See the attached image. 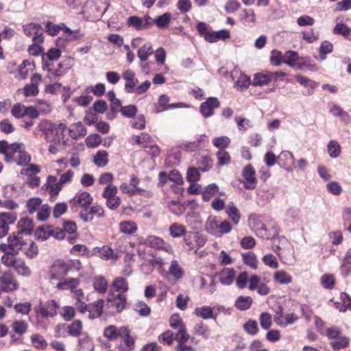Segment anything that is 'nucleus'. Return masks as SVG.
<instances>
[{"label":"nucleus","mask_w":351,"mask_h":351,"mask_svg":"<svg viewBox=\"0 0 351 351\" xmlns=\"http://www.w3.org/2000/svg\"><path fill=\"white\" fill-rule=\"evenodd\" d=\"M7 243L0 244V251L3 252L2 256H16L25 248L26 240L23 238L22 232L13 233L7 239Z\"/></svg>","instance_id":"obj_1"},{"label":"nucleus","mask_w":351,"mask_h":351,"mask_svg":"<svg viewBox=\"0 0 351 351\" xmlns=\"http://www.w3.org/2000/svg\"><path fill=\"white\" fill-rule=\"evenodd\" d=\"M65 128V124L60 123L58 125H56L48 120L41 121L37 127V130L43 134L44 138L47 142L53 140L58 136H63Z\"/></svg>","instance_id":"obj_2"},{"label":"nucleus","mask_w":351,"mask_h":351,"mask_svg":"<svg viewBox=\"0 0 351 351\" xmlns=\"http://www.w3.org/2000/svg\"><path fill=\"white\" fill-rule=\"evenodd\" d=\"M140 180L134 174H132L130 177L129 183L123 182L119 188L123 193L127 194L130 197L136 195H142L145 197H152V191L139 187L138 186Z\"/></svg>","instance_id":"obj_3"},{"label":"nucleus","mask_w":351,"mask_h":351,"mask_svg":"<svg viewBox=\"0 0 351 351\" xmlns=\"http://www.w3.org/2000/svg\"><path fill=\"white\" fill-rule=\"evenodd\" d=\"M1 263L8 267H12L19 276L29 277L32 274V270L26 264L24 259L16 256H1Z\"/></svg>","instance_id":"obj_4"},{"label":"nucleus","mask_w":351,"mask_h":351,"mask_svg":"<svg viewBox=\"0 0 351 351\" xmlns=\"http://www.w3.org/2000/svg\"><path fill=\"white\" fill-rule=\"evenodd\" d=\"M326 335L330 340V345L335 350H339L347 347L349 339L341 335V330L336 327L328 328Z\"/></svg>","instance_id":"obj_5"},{"label":"nucleus","mask_w":351,"mask_h":351,"mask_svg":"<svg viewBox=\"0 0 351 351\" xmlns=\"http://www.w3.org/2000/svg\"><path fill=\"white\" fill-rule=\"evenodd\" d=\"M118 189L115 185L109 184L104 188L102 193L106 204L110 210L117 209L121 204V198L117 196Z\"/></svg>","instance_id":"obj_6"},{"label":"nucleus","mask_w":351,"mask_h":351,"mask_svg":"<svg viewBox=\"0 0 351 351\" xmlns=\"http://www.w3.org/2000/svg\"><path fill=\"white\" fill-rule=\"evenodd\" d=\"M0 287L3 292L14 291L19 288V284L12 271L5 270L1 275Z\"/></svg>","instance_id":"obj_7"},{"label":"nucleus","mask_w":351,"mask_h":351,"mask_svg":"<svg viewBox=\"0 0 351 351\" xmlns=\"http://www.w3.org/2000/svg\"><path fill=\"white\" fill-rule=\"evenodd\" d=\"M145 245L158 250H163L169 254H173L174 250L172 246L160 237L149 235L145 239Z\"/></svg>","instance_id":"obj_8"},{"label":"nucleus","mask_w":351,"mask_h":351,"mask_svg":"<svg viewBox=\"0 0 351 351\" xmlns=\"http://www.w3.org/2000/svg\"><path fill=\"white\" fill-rule=\"evenodd\" d=\"M93 199V197L89 193L80 191L71 200L70 204L73 209L77 210L79 207H81L84 211H86Z\"/></svg>","instance_id":"obj_9"},{"label":"nucleus","mask_w":351,"mask_h":351,"mask_svg":"<svg viewBox=\"0 0 351 351\" xmlns=\"http://www.w3.org/2000/svg\"><path fill=\"white\" fill-rule=\"evenodd\" d=\"M206 241L203 234L197 232H189L184 238V242L189 250L195 249V247H203Z\"/></svg>","instance_id":"obj_10"},{"label":"nucleus","mask_w":351,"mask_h":351,"mask_svg":"<svg viewBox=\"0 0 351 351\" xmlns=\"http://www.w3.org/2000/svg\"><path fill=\"white\" fill-rule=\"evenodd\" d=\"M68 273V265L66 262L57 260L51 267L49 278L51 280H61Z\"/></svg>","instance_id":"obj_11"},{"label":"nucleus","mask_w":351,"mask_h":351,"mask_svg":"<svg viewBox=\"0 0 351 351\" xmlns=\"http://www.w3.org/2000/svg\"><path fill=\"white\" fill-rule=\"evenodd\" d=\"M58 308L59 306L55 300H48L39 306L38 315L43 318L53 317L58 314Z\"/></svg>","instance_id":"obj_12"},{"label":"nucleus","mask_w":351,"mask_h":351,"mask_svg":"<svg viewBox=\"0 0 351 351\" xmlns=\"http://www.w3.org/2000/svg\"><path fill=\"white\" fill-rule=\"evenodd\" d=\"M24 34L29 37H32L33 42H43V28L36 23H31L23 25Z\"/></svg>","instance_id":"obj_13"},{"label":"nucleus","mask_w":351,"mask_h":351,"mask_svg":"<svg viewBox=\"0 0 351 351\" xmlns=\"http://www.w3.org/2000/svg\"><path fill=\"white\" fill-rule=\"evenodd\" d=\"M284 242L286 247L284 248L278 247L279 251L276 252L285 264L291 265L295 261L293 247L286 239Z\"/></svg>","instance_id":"obj_14"},{"label":"nucleus","mask_w":351,"mask_h":351,"mask_svg":"<svg viewBox=\"0 0 351 351\" xmlns=\"http://www.w3.org/2000/svg\"><path fill=\"white\" fill-rule=\"evenodd\" d=\"M219 107V101L216 97H209L200 106V112L204 117L208 118L214 114V110Z\"/></svg>","instance_id":"obj_15"},{"label":"nucleus","mask_w":351,"mask_h":351,"mask_svg":"<svg viewBox=\"0 0 351 351\" xmlns=\"http://www.w3.org/2000/svg\"><path fill=\"white\" fill-rule=\"evenodd\" d=\"M42 81V76L38 73H35L31 77L30 83L27 84L24 88V95L25 97L36 96L38 94V85Z\"/></svg>","instance_id":"obj_16"},{"label":"nucleus","mask_w":351,"mask_h":351,"mask_svg":"<svg viewBox=\"0 0 351 351\" xmlns=\"http://www.w3.org/2000/svg\"><path fill=\"white\" fill-rule=\"evenodd\" d=\"M243 176L245 179L244 187L247 189H255L257 180L255 177V171L250 164L246 165L244 168Z\"/></svg>","instance_id":"obj_17"},{"label":"nucleus","mask_w":351,"mask_h":351,"mask_svg":"<svg viewBox=\"0 0 351 351\" xmlns=\"http://www.w3.org/2000/svg\"><path fill=\"white\" fill-rule=\"evenodd\" d=\"M93 254L98 255L101 258L104 260H117L119 257L117 252H115L111 247L106 245L100 247H95Z\"/></svg>","instance_id":"obj_18"},{"label":"nucleus","mask_w":351,"mask_h":351,"mask_svg":"<svg viewBox=\"0 0 351 351\" xmlns=\"http://www.w3.org/2000/svg\"><path fill=\"white\" fill-rule=\"evenodd\" d=\"M169 101V97L166 95H161L158 101V104H156L155 112L160 113L169 109H173L182 106V103L173 104L168 105Z\"/></svg>","instance_id":"obj_19"},{"label":"nucleus","mask_w":351,"mask_h":351,"mask_svg":"<svg viewBox=\"0 0 351 351\" xmlns=\"http://www.w3.org/2000/svg\"><path fill=\"white\" fill-rule=\"evenodd\" d=\"M230 33L228 29H221L219 31H210L205 35V40L208 43H216L219 40H224L230 38Z\"/></svg>","instance_id":"obj_20"},{"label":"nucleus","mask_w":351,"mask_h":351,"mask_svg":"<svg viewBox=\"0 0 351 351\" xmlns=\"http://www.w3.org/2000/svg\"><path fill=\"white\" fill-rule=\"evenodd\" d=\"M278 163L283 169L291 171V166L295 162V158L291 152L282 151L278 157Z\"/></svg>","instance_id":"obj_21"},{"label":"nucleus","mask_w":351,"mask_h":351,"mask_svg":"<svg viewBox=\"0 0 351 351\" xmlns=\"http://www.w3.org/2000/svg\"><path fill=\"white\" fill-rule=\"evenodd\" d=\"M108 4L106 0H93L90 8L95 17H101L106 12Z\"/></svg>","instance_id":"obj_22"},{"label":"nucleus","mask_w":351,"mask_h":351,"mask_svg":"<svg viewBox=\"0 0 351 351\" xmlns=\"http://www.w3.org/2000/svg\"><path fill=\"white\" fill-rule=\"evenodd\" d=\"M220 282L223 285H230L235 278V270L233 268H223L219 274Z\"/></svg>","instance_id":"obj_23"},{"label":"nucleus","mask_w":351,"mask_h":351,"mask_svg":"<svg viewBox=\"0 0 351 351\" xmlns=\"http://www.w3.org/2000/svg\"><path fill=\"white\" fill-rule=\"evenodd\" d=\"M104 303V300L100 299L94 303L88 304V311L89 312V317L90 319L99 317L102 314Z\"/></svg>","instance_id":"obj_24"},{"label":"nucleus","mask_w":351,"mask_h":351,"mask_svg":"<svg viewBox=\"0 0 351 351\" xmlns=\"http://www.w3.org/2000/svg\"><path fill=\"white\" fill-rule=\"evenodd\" d=\"M70 136L73 139H77L79 137L84 136L86 133V129L81 122L72 124L69 128Z\"/></svg>","instance_id":"obj_25"},{"label":"nucleus","mask_w":351,"mask_h":351,"mask_svg":"<svg viewBox=\"0 0 351 351\" xmlns=\"http://www.w3.org/2000/svg\"><path fill=\"white\" fill-rule=\"evenodd\" d=\"M77 227L72 221L65 222L63 225V230L55 233V237L59 240L64 239L66 234L75 233Z\"/></svg>","instance_id":"obj_26"},{"label":"nucleus","mask_w":351,"mask_h":351,"mask_svg":"<svg viewBox=\"0 0 351 351\" xmlns=\"http://www.w3.org/2000/svg\"><path fill=\"white\" fill-rule=\"evenodd\" d=\"M340 272L344 277L351 274V248L346 252L340 267Z\"/></svg>","instance_id":"obj_27"},{"label":"nucleus","mask_w":351,"mask_h":351,"mask_svg":"<svg viewBox=\"0 0 351 351\" xmlns=\"http://www.w3.org/2000/svg\"><path fill=\"white\" fill-rule=\"evenodd\" d=\"M108 301L112 303V305L114 306L117 312L122 311L127 304L126 297L123 293H119L112 298H109Z\"/></svg>","instance_id":"obj_28"},{"label":"nucleus","mask_w":351,"mask_h":351,"mask_svg":"<svg viewBox=\"0 0 351 351\" xmlns=\"http://www.w3.org/2000/svg\"><path fill=\"white\" fill-rule=\"evenodd\" d=\"M195 314L204 319H216L213 308L210 306H203L195 309Z\"/></svg>","instance_id":"obj_29"},{"label":"nucleus","mask_w":351,"mask_h":351,"mask_svg":"<svg viewBox=\"0 0 351 351\" xmlns=\"http://www.w3.org/2000/svg\"><path fill=\"white\" fill-rule=\"evenodd\" d=\"M132 141L143 147H148L152 143V138L147 133L142 132L139 135L133 136Z\"/></svg>","instance_id":"obj_30"},{"label":"nucleus","mask_w":351,"mask_h":351,"mask_svg":"<svg viewBox=\"0 0 351 351\" xmlns=\"http://www.w3.org/2000/svg\"><path fill=\"white\" fill-rule=\"evenodd\" d=\"M169 273L176 280L181 279L184 276V270L176 260L171 262Z\"/></svg>","instance_id":"obj_31"},{"label":"nucleus","mask_w":351,"mask_h":351,"mask_svg":"<svg viewBox=\"0 0 351 351\" xmlns=\"http://www.w3.org/2000/svg\"><path fill=\"white\" fill-rule=\"evenodd\" d=\"M121 336L123 339L125 345L128 347V349H122L121 351H129L132 350L134 345V339L130 335V331L125 326L121 327Z\"/></svg>","instance_id":"obj_32"},{"label":"nucleus","mask_w":351,"mask_h":351,"mask_svg":"<svg viewBox=\"0 0 351 351\" xmlns=\"http://www.w3.org/2000/svg\"><path fill=\"white\" fill-rule=\"evenodd\" d=\"M174 338L178 344L186 343L189 341L193 342L195 339L193 337H191L187 333L186 327H182L181 329L178 330L177 332L174 334Z\"/></svg>","instance_id":"obj_33"},{"label":"nucleus","mask_w":351,"mask_h":351,"mask_svg":"<svg viewBox=\"0 0 351 351\" xmlns=\"http://www.w3.org/2000/svg\"><path fill=\"white\" fill-rule=\"evenodd\" d=\"M16 161V164L19 166L27 165L31 161V156L24 150L23 145L21 148L17 149Z\"/></svg>","instance_id":"obj_34"},{"label":"nucleus","mask_w":351,"mask_h":351,"mask_svg":"<svg viewBox=\"0 0 351 351\" xmlns=\"http://www.w3.org/2000/svg\"><path fill=\"white\" fill-rule=\"evenodd\" d=\"M297 82L307 88L308 95H311L313 90L317 86V83L306 76L298 75L295 76Z\"/></svg>","instance_id":"obj_35"},{"label":"nucleus","mask_w":351,"mask_h":351,"mask_svg":"<svg viewBox=\"0 0 351 351\" xmlns=\"http://www.w3.org/2000/svg\"><path fill=\"white\" fill-rule=\"evenodd\" d=\"M153 53L152 45L150 43H147L139 48L137 51V56L142 62H145Z\"/></svg>","instance_id":"obj_36"},{"label":"nucleus","mask_w":351,"mask_h":351,"mask_svg":"<svg viewBox=\"0 0 351 351\" xmlns=\"http://www.w3.org/2000/svg\"><path fill=\"white\" fill-rule=\"evenodd\" d=\"M93 287L95 291L100 293H106L108 288V281L102 276H97L93 278Z\"/></svg>","instance_id":"obj_37"},{"label":"nucleus","mask_w":351,"mask_h":351,"mask_svg":"<svg viewBox=\"0 0 351 351\" xmlns=\"http://www.w3.org/2000/svg\"><path fill=\"white\" fill-rule=\"evenodd\" d=\"M112 287L114 291L123 293L128 290V283L123 277H117L114 279Z\"/></svg>","instance_id":"obj_38"},{"label":"nucleus","mask_w":351,"mask_h":351,"mask_svg":"<svg viewBox=\"0 0 351 351\" xmlns=\"http://www.w3.org/2000/svg\"><path fill=\"white\" fill-rule=\"evenodd\" d=\"M193 333L194 335L208 339L210 335V330L207 325L201 322L194 326L193 328Z\"/></svg>","instance_id":"obj_39"},{"label":"nucleus","mask_w":351,"mask_h":351,"mask_svg":"<svg viewBox=\"0 0 351 351\" xmlns=\"http://www.w3.org/2000/svg\"><path fill=\"white\" fill-rule=\"evenodd\" d=\"M169 234L173 238H178L186 234V230L184 226L178 223H172L169 228Z\"/></svg>","instance_id":"obj_40"},{"label":"nucleus","mask_w":351,"mask_h":351,"mask_svg":"<svg viewBox=\"0 0 351 351\" xmlns=\"http://www.w3.org/2000/svg\"><path fill=\"white\" fill-rule=\"evenodd\" d=\"M226 212L234 224L239 223L241 219V215L233 202H230L228 204L226 207Z\"/></svg>","instance_id":"obj_41"},{"label":"nucleus","mask_w":351,"mask_h":351,"mask_svg":"<svg viewBox=\"0 0 351 351\" xmlns=\"http://www.w3.org/2000/svg\"><path fill=\"white\" fill-rule=\"evenodd\" d=\"M219 187L215 184H210L204 188L202 193L203 200L205 202H208L211 199V198L218 193Z\"/></svg>","instance_id":"obj_42"},{"label":"nucleus","mask_w":351,"mask_h":351,"mask_svg":"<svg viewBox=\"0 0 351 351\" xmlns=\"http://www.w3.org/2000/svg\"><path fill=\"white\" fill-rule=\"evenodd\" d=\"M79 282H80V281L77 278H70L64 281H60L56 285V288L60 290H65V289H69L73 290L77 287V285H79Z\"/></svg>","instance_id":"obj_43"},{"label":"nucleus","mask_w":351,"mask_h":351,"mask_svg":"<svg viewBox=\"0 0 351 351\" xmlns=\"http://www.w3.org/2000/svg\"><path fill=\"white\" fill-rule=\"evenodd\" d=\"M275 282L281 285H288L292 282V277L285 271H277L274 274Z\"/></svg>","instance_id":"obj_44"},{"label":"nucleus","mask_w":351,"mask_h":351,"mask_svg":"<svg viewBox=\"0 0 351 351\" xmlns=\"http://www.w3.org/2000/svg\"><path fill=\"white\" fill-rule=\"evenodd\" d=\"M252 304V299L250 296H239L236 302L235 306L241 311H245L250 308Z\"/></svg>","instance_id":"obj_45"},{"label":"nucleus","mask_w":351,"mask_h":351,"mask_svg":"<svg viewBox=\"0 0 351 351\" xmlns=\"http://www.w3.org/2000/svg\"><path fill=\"white\" fill-rule=\"evenodd\" d=\"M48 142L50 143L49 152L52 154H55L58 152L59 147L64 146L65 145L64 135L61 136H58L53 140Z\"/></svg>","instance_id":"obj_46"},{"label":"nucleus","mask_w":351,"mask_h":351,"mask_svg":"<svg viewBox=\"0 0 351 351\" xmlns=\"http://www.w3.org/2000/svg\"><path fill=\"white\" fill-rule=\"evenodd\" d=\"M23 146L22 143H13L10 145V148L5 152V160L8 162H12L16 160L17 149L21 148Z\"/></svg>","instance_id":"obj_47"},{"label":"nucleus","mask_w":351,"mask_h":351,"mask_svg":"<svg viewBox=\"0 0 351 351\" xmlns=\"http://www.w3.org/2000/svg\"><path fill=\"white\" fill-rule=\"evenodd\" d=\"M43 68L45 70H47L49 75L54 77H60L64 76L68 71L64 70V67L61 66V62H60L58 68L56 69H52L49 67L48 64H43Z\"/></svg>","instance_id":"obj_48"},{"label":"nucleus","mask_w":351,"mask_h":351,"mask_svg":"<svg viewBox=\"0 0 351 351\" xmlns=\"http://www.w3.org/2000/svg\"><path fill=\"white\" fill-rule=\"evenodd\" d=\"M43 68L45 70H47L49 75L54 77H60L64 76L68 71L64 70V67L61 66V62H60L58 68L56 69H52L49 67L48 64H43Z\"/></svg>","instance_id":"obj_49"},{"label":"nucleus","mask_w":351,"mask_h":351,"mask_svg":"<svg viewBox=\"0 0 351 351\" xmlns=\"http://www.w3.org/2000/svg\"><path fill=\"white\" fill-rule=\"evenodd\" d=\"M328 152L331 158H337L341 154V145L335 140H331L327 145Z\"/></svg>","instance_id":"obj_50"},{"label":"nucleus","mask_w":351,"mask_h":351,"mask_svg":"<svg viewBox=\"0 0 351 351\" xmlns=\"http://www.w3.org/2000/svg\"><path fill=\"white\" fill-rule=\"evenodd\" d=\"M121 335V328H117L114 325L109 326L104 331V336L110 341L117 339Z\"/></svg>","instance_id":"obj_51"},{"label":"nucleus","mask_w":351,"mask_h":351,"mask_svg":"<svg viewBox=\"0 0 351 351\" xmlns=\"http://www.w3.org/2000/svg\"><path fill=\"white\" fill-rule=\"evenodd\" d=\"M68 333L71 336L77 337L79 336L82 330V322L79 320H75L67 327Z\"/></svg>","instance_id":"obj_52"},{"label":"nucleus","mask_w":351,"mask_h":351,"mask_svg":"<svg viewBox=\"0 0 351 351\" xmlns=\"http://www.w3.org/2000/svg\"><path fill=\"white\" fill-rule=\"evenodd\" d=\"M230 143V139L226 136L215 137L213 139V145L219 149V150H225Z\"/></svg>","instance_id":"obj_53"},{"label":"nucleus","mask_w":351,"mask_h":351,"mask_svg":"<svg viewBox=\"0 0 351 351\" xmlns=\"http://www.w3.org/2000/svg\"><path fill=\"white\" fill-rule=\"evenodd\" d=\"M94 162L98 167H105L108 162V152L105 150H100L97 152L94 157Z\"/></svg>","instance_id":"obj_54"},{"label":"nucleus","mask_w":351,"mask_h":351,"mask_svg":"<svg viewBox=\"0 0 351 351\" xmlns=\"http://www.w3.org/2000/svg\"><path fill=\"white\" fill-rule=\"evenodd\" d=\"M219 223L214 218H208L206 223V231L216 237H219Z\"/></svg>","instance_id":"obj_55"},{"label":"nucleus","mask_w":351,"mask_h":351,"mask_svg":"<svg viewBox=\"0 0 351 351\" xmlns=\"http://www.w3.org/2000/svg\"><path fill=\"white\" fill-rule=\"evenodd\" d=\"M158 339L160 343L171 346L173 343V341L175 340L174 333L171 330H167L165 332L160 334L158 336Z\"/></svg>","instance_id":"obj_56"},{"label":"nucleus","mask_w":351,"mask_h":351,"mask_svg":"<svg viewBox=\"0 0 351 351\" xmlns=\"http://www.w3.org/2000/svg\"><path fill=\"white\" fill-rule=\"evenodd\" d=\"M23 252L27 256L32 258L38 254V247L34 242L29 240L26 241L25 247Z\"/></svg>","instance_id":"obj_57"},{"label":"nucleus","mask_w":351,"mask_h":351,"mask_svg":"<svg viewBox=\"0 0 351 351\" xmlns=\"http://www.w3.org/2000/svg\"><path fill=\"white\" fill-rule=\"evenodd\" d=\"M171 14L166 12L162 15L157 16L154 22L159 28L166 27L171 21Z\"/></svg>","instance_id":"obj_58"},{"label":"nucleus","mask_w":351,"mask_h":351,"mask_svg":"<svg viewBox=\"0 0 351 351\" xmlns=\"http://www.w3.org/2000/svg\"><path fill=\"white\" fill-rule=\"evenodd\" d=\"M243 263L249 265L252 269H256L258 261L255 254L252 252H248L242 254Z\"/></svg>","instance_id":"obj_59"},{"label":"nucleus","mask_w":351,"mask_h":351,"mask_svg":"<svg viewBox=\"0 0 351 351\" xmlns=\"http://www.w3.org/2000/svg\"><path fill=\"white\" fill-rule=\"evenodd\" d=\"M271 82V76L266 73H257L254 75L253 85L263 86L269 84Z\"/></svg>","instance_id":"obj_60"},{"label":"nucleus","mask_w":351,"mask_h":351,"mask_svg":"<svg viewBox=\"0 0 351 351\" xmlns=\"http://www.w3.org/2000/svg\"><path fill=\"white\" fill-rule=\"evenodd\" d=\"M32 345L37 349H44L47 347V343L43 336L38 334H34L31 337Z\"/></svg>","instance_id":"obj_61"},{"label":"nucleus","mask_w":351,"mask_h":351,"mask_svg":"<svg viewBox=\"0 0 351 351\" xmlns=\"http://www.w3.org/2000/svg\"><path fill=\"white\" fill-rule=\"evenodd\" d=\"M243 13L245 25L251 26L255 24L256 20V15L253 10L245 9L243 10Z\"/></svg>","instance_id":"obj_62"},{"label":"nucleus","mask_w":351,"mask_h":351,"mask_svg":"<svg viewBox=\"0 0 351 351\" xmlns=\"http://www.w3.org/2000/svg\"><path fill=\"white\" fill-rule=\"evenodd\" d=\"M40 171V168L38 165L31 164L26 168H23L20 173L21 175L27 176L29 178L34 176L36 174Z\"/></svg>","instance_id":"obj_63"},{"label":"nucleus","mask_w":351,"mask_h":351,"mask_svg":"<svg viewBox=\"0 0 351 351\" xmlns=\"http://www.w3.org/2000/svg\"><path fill=\"white\" fill-rule=\"evenodd\" d=\"M322 285L328 289H332L335 286V277L332 274H324L320 279Z\"/></svg>","instance_id":"obj_64"}]
</instances>
